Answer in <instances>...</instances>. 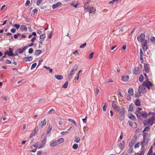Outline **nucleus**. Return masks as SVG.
Wrapping results in <instances>:
<instances>
[{"instance_id":"nucleus-26","label":"nucleus","mask_w":155,"mask_h":155,"mask_svg":"<svg viewBox=\"0 0 155 155\" xmlns=\"http://www.w3.org/2000/svg\"><path fill=\"white\" fill-rule=\"evenodd\" d=\"M135 104L137 106H139L140 105V102L139 99H136L135 101Z\"/></svg>"},{"instance_id":"nucleus-20","label":"nucleus","mask_w":155,"mask_h":155,"mask_svg":"<svg viewBox=\"0 0 155 155\" xmlns=\"http://www.w3.org/2000/svg\"><path fill=\"white\" fill-rule=\"evenodd\" d=\"M54 77L58 80H61L63 78V77L61 75H55Z\"/></svg>"},{"instance_id":"nucleus-62","label":"nucleus","mask_w":155,"mask_h":155,"mask_svg":"<svg viewBox=\"0 0 155 155\" xmlns=\"http://www.w3.org/2000/svg\"><path fill=\"white\" fill-rule=\"evenodd\" d=\"M36 32H37V33L38 34H39V35L41 34V33H42V31H40V30H37V31Z\"/></svg>"},{"instance_id":"nucleus-39","label":"nucleus","mask_w":155,"mask_h":155,"mask_svg":"<svg viewBox=\"0 0 155 155\" xmlns=\"http://www.w3.org/2000/svg\"><path fill=\"white\" fill-rule=\"evenodd\" d=\"M68 83L67 81H66L65 84L62 86V88H66L68 86Z\"/></svg>"},{"instance_id":"nucleus-18","label":"nucleus","mask_w":155,"mask_h":155,"mask_svg":"<svg viewBox=\"0 0 155 155\" xmlns=\"http://www.w3.org/2000/svg\"><path fill=\"white\" fill-rule=\"evenodd\" d=\"M58 144L57 140L54 141L50 143V146L51 147H54Z\"/></svg>"},{"instance_id":"nucleus-30","label":"nucleus","mask_w":155,"mask_h":155,"mask_svg":"<svg viewBox=\"0 0 155 155\" xmlns=\"http://www.w3.org/2000/svg\"><path fill=\"white\" fill-rule=\"evenodd\" d=\"M20 29L22 31H23V30H24L26 31L27 30V27L25 25H22L21 26Z\"/></svg>"},{"instance_id":"nucleus-23","label":"nucleus","mask_w":155,"mask_h":155,"mask_svg":"<svg viewBox=\"0 0 155 155\" xmlns=\"http://www.w3.org/2000/svg\"><path fill=\"white\" fill-rule=\"evenodd\" d=\"M46 36L45 34L41 35L40 36V41H44V39L45 38Z\"/></svg>"},{"instance_id":"nucleus-49","label":"nucleus","mask_w":155,"mask_h":155,"mask_svg":"<svg viewBox=\"0 0 155 155\" xmlns=\"http://www.w3.org/2000/svg\"><path fill=\"white\" fill-rule=\"evenodd\" d=\"M86 45H87V44H86V43H84V44H83V45H81L80 46V48H83L85 47V46Z\"/></svg>"},{"instance_id":"nucleus-24","label":"nucleus","mask_w":155,"mask_h":155,"mask_svg":"<svg viewBox=\"0 0 155 155\" xmlns=\"http://www.w3.org/2000/svg\"><path fill=\"white\" fill-rule=\"evenodd\" d=\"M74 74V73L70 71V73L68 75V78L69 79H70L72 78Z\"/></svg>"},{"instance_id":"nucleus-41","label":"nucleus","mask_w":155,"mask_h":155,"mask_svg":"<svg viewBox=\"0 0 155 155\" xmlns=\"http://www.w3.org/2000/svg\"><path fill=\"white\" fill-rule=\"evenodd\" d=\"M78 145L77 144H74L72 146V148L74 149H76L78 147Z\"/></svg>"},{"instance_id":"nucleus-27","label":"nucleus","mask_w":155,"mask_h":155,"mask_svg":"<svg viewBox=\"0 0 155 155\" xmlns=\"http://www.w3.org/2000/svg\"><path fill=\"white\" fill-rule=\"evenodd\" d=\"M94 91L95 95L96 96H97L98 94L99 91V89L97 87L94 88Z\"/></svg>"},{"instance_id":"nucleus-31","label":"nucleus","mask_w":155,"mask_h":155,"mask_svg":"<svg viewBox=\"0 0 155 155\" xmlns=\"http://www.w3.org/2000/svg\"><path fill=\"white\" fill-rule=\"evenodd\" d=\"M144 69L147 72H148L149 71V68L147 64L144 65Z\"/></svg>"},{"instance_id":"nucleus-9","label":"nucleus","mask_w":155,"mask_h":155,"mask_svg":"<svg viewBox=\"0 0 155 155\" xmlns=\"http://www.w3.org/2000/svg\"><path fill=\"white\" fill-rule=\"evenodd\" d=\"M62 3L60 2H58L56 4H54L52 5V8L53 9H55L59 6L61 5Z\"/></svg>"},{"instance_id":"nucleus-6","label":"nucleus","mask_w":155,"mask_h":155,"mask_svg":"<svg viewBox=\"0 0 155 155\" xmlns=\"http://www.w3.org/2000/svg\"><path fill=\"white\" fill-rule=\"evenodd\" d=\"M137 139V136L134 137H133V138L131 140L129 144V146L130 148H132L133 147L134 144L136 142Z\"/></svg>"},{"instance_id":"nucleus-53","label":"nucleus","mask_w":155,"mask_h":155,"mask_svg":"<svg viewBox=\"0 0 155 155\" xmlns=\"http://www.w3.org/2000/svg\"><path fill=\"white\" fill-rule=\"evenodd\" d=\"M128 123L129 125L131 127H132L133 126V122L131 121H128Z\"/></svg>"},{"instance_id":"nucleus-5","label":"nucleus","mask_w":155,"mask_h":155,"mask_svg":"<svg viewBox=\"0 0 155 155\" xmlns=\"http://www.w3.org/2000/svg\"><path fill=\"white\" fill-rule=\"evenodd\" d=\"M139 119H141V116L144 118H146L148 116L146 112L139 111H137L135 113Z\"/></svg>"},{"instance_id":"nucleus-64","label":"nucleus","mask_w":155,"mask_h":155,"mask_svg":"<svg viewBox=\"0 0 155 155\" xmlns=\"http://www.w3.org/2000/svg\"><path fill=\"white\" fill-rule=\"evenodd\" d=\"M52 34V33L51 32L50 34H49L48 36V38L49 39H50L51 38V36Z\"/></svg>"},{"instance_id":"nucleus-34","label":"nucleus","mask_w":155,"mask_h":155,"mask_svg":"<svg viewBox=\"0 0 155 155\" xmlns=\"http://www.w3.org/2000/svg\"><path fill=\"white\" fill-rule=\"evenodd\" d=\"M124 118V115H119V120L121 121H123Z\"/></svg>"},{"instance_id":"nucleus-48","label":"nucleus","mask_w":155,"mask_h":155,"mask_svg":"<svg viewBox=\"0 0 155 155\" xmlns=\"http://www.w3.org/2000/svg\"><path fill=\"white\" fill-rule=\"evenodd\" d=\"M150 128L149 126L146 127L143 130V131H148L150 129Z\"/></svg>"},{"instance_id":"nucleus-1","label":"nucleus","mask_w":155,"mask_h":155,"mask_svg":"<svg viewBox=\"0 0 155 155\" xmlns=\"http://www.w3.org/2000/svg\"><path fill=\"white\" fill-rule=\"evenodd\" d=\"M138 41L141 42V45L144 50L146 51L148 49L147 45V41L145 39V34L143 33H141L138 35L137 37Z\"/></svg>"},{"instance_id":"nucleus-59","label":"nucleus","mask_w":155,"mask_h":155,"mask_svg":"<svg viewBox=\"0 0 155 155\" xmlns=\"http://www.w3.org/2000/svg\"><path fill=\"white\" fill-rule=\"evenodd\" d=\"M16 29L15 28H12L11 30V31L13 33H14L16 32Z\"/></svg>"},{"instance_id":"nucleus-50","label":"nucleus","mask_w":155,"mask_h":155,"mask_svg":"<svg viewBox=\"0 0 155 155\" xmlns=\"http://www.w3.org/2000/svg\"><path fill=\"white\" fill-rule=\"evenodd\" d=\"M46 141V137H45L42 140V143L43 144H45Z\"/></svg>"},{"instance_id":"nucleus-47","label":"nucleus","mask_w":155,"mask_h":155,"mask_svg":"<svg viewBox=\"0 0 155 155\" xmlns=\"http://www.w3.org/2000/svg\"><path fill=\"white\" fill-rule=\"evenodd\" d=\"M21 35V34L20 33H18L17 35H15L14 36V37L15 38L17 39L18 38V37L19 36Z\"/></svg>"},{"instance_id":"nucleus-4","label":"nucleus","mask_w":155,"mask_h":155,"mask_svg":"<svg viewBox=\"0 0 155 155\" xmlns=\"http://www.w3.org/2000/svg\"><path fill=\"white\" fill-rule=\"evenodd\" d=\"M155 121V117L152 116L147 120H145L144 122L145 125H147L150 126H152Z\"/></svg>"},{"instance_id":"nucleus-54","label":"nucleus","mask_w":155,"mask_h":155,"mask_svg":"<svg viewBox=\"0 0 155 155\" xmlns=\"http://www.w3.org/2000/svg\"><path fill=\"white\" fill-rule=\"evenodd\" d=\"M144 75L145 76V78H146V81H148V77H147V74L145 73H144Z\"/></svg>"},{"instance_id":"nucleus-45","label":"nucleus","mask_w":155,"mask_h":155,"mask_svg":"<svg viewBox=\"0 0 155 155\" xmlns=\"http://www.w3.org/2000/svg\"><path fill=\"white\" fill-rule=\"evenodd\" d=\"M151 41L154 44H155V38L154 37H152L150 39Z\"/></svg>"},{"instance_id":"nucleus-38","label":"nucleus","mask_w":155,"mask_h":155,"mask_svg":"<svg viewBox=\"0 0 155 155\" xmlns=\"http://www.w3.org/2000/svg\"><path fill=\"white\" fill-rule=\"evenodd\" d=\"M68 120L69 121H71V122H72L73 123V124H74V125H75L76 127H77V124H76V122H75V121L74 120H72V119H70V118H68Z\"/></svg>"},{"instance_id":"nucleus-33","label":"nucleus","mask_w":155,"mask_h":155,"mask_svg":"<svg viewBox=\"0 0 155 155\" xmlns=\"http://www.w3.org/2000/svg\"><path fill=\"white\" fill-rule=\"evenodd\" d=\"M75 139L74 140V141L77 143H79L81 140L80 137H75Z\"/></svg>"},{"instance_id":"nucleus-55","label":"nucleus","mask_w":155,"mask_h":155,"mask_svg":"<svg viewBox=\"0 0 155 155\" xmlns=\"http://www.w3.org/2000/svg\"><path fill=\"white\" fill-rule=\"evenodd\" d=\"M152 147H151L148 153L152 154Z\"/></svg>"},{"instance_id":"nucleus-15","label":"nucleus","mask_w":155,"mask_h":155,"mask_svg":"<svg viewBox=\"0 0 155 155\" xmlns=\"http://www.w3.org/2000/svg\"><path fill=\"white\" fill-rule=\"evenodd\" d=\"M128 116L130 119L133 120H135L136 119L135 116L131 114L130 113H129V114H128Z\"/></svg>"},{"instance_id":"nucleus-13","label":"nucleus","mask_w":155,"mask_h":155,"mask_svg":"<svg viewBox=\"0 0 155 155\" xmlns=\"http://www.w3.org/2000/svg\"><path fill=\"white\" fill-rule=\"evenodd\" d=\"M134 72L135 74H137L140 73L139 68V67H135L134 69Z\"/></svg>"},{"instance_id":"nucleus-63","label":"nucleus","mask_w":155,"mask_h":155,"mask_svg":"<svg viewBox=\"0 0 155 155\" xmlns=\"http://www.w3.org/2000/svg\"><path fill=\"white\" fill-rule=\"evenodd\" d=\"M139 143H138L137 144H136L134 146V148L135 149H137L139 147Z\"/></svg>"},{"instance_id":"nucleus-25","label":"nucleus","mask_w":155,"mask_h":155,"mask_svg":"<svg viewBox=\"0 0 155 155\" xmlns=\"http://www.w3.org/2000/svg\"><path fill=\"white\" fill-rule=\"evenodd\" d=\"M58 144H60L64 142V139L63 138H60L57 140Z\"/></svg>"},{"instance_id":"nucleus-29","label":"nucleus","mask_w":155,"mask_h":155,"mask_svg":"<svg viewBox=\"0 0 155 155\" xmlns=\"http://www.w3.org/2000/svg\"><path fill=\"white\" fill-rule=\"evenodd\" d=\"M141 93L138 90V92L135 93V97H139L141 96Z\"/></svg>"},{"instance_id":"nucleus-44","label":"nucleus","mask_w":155,"mask_h":155,"mask_svg":"<svg viewBox=\"0 0 155 155\" xmlns=\"http://www.w3.org/2000/svg\"><path fill=\"white\" fill-rule=\"evenodd\" d=\"M107 104L106 103L102 107L103 110L104 111H106V108L107 106Z\"/></svg>"},{"instance_id":"nucleus-12","label":"nucleus","mask_w":155,"mask_h":155,"mask_svg":"<svg viewBox=\"0 0 155 155\" xmlns=\"http://www.w3.org/2000/svg\"><path fill=\"white\" fill-rule=\"evenodd\" d=\"M32 146L35 148L39 147V148H42L43 147V145H41L40 143L38 142L33 144Z\"/></svg>"},{"instance_id":"nucleus-17","label":"nucleus","mask_w":155,"mask_h":155,"mask_svg":"<svg viewBox=\"0 0 155 155\" xmlns=\"http://www.w3.org/2000/svg\"><path fill=\"white\" fill-rule=\"evenodd\" d=\"M112 106L113 108L114 109L116 110H119L118 107L117 106L114 102L112 103Z\"/></svg>"},{"instance_id":"nucleus-58","label":"nucleus","mask_w":155,"mask_h":155,"mask_svg":"<svg viewBox=\"0 0 155 155\" xmlns=\"http://www.w3.org/2000/svg\"><path fill=\"white\" fill-rule=\"evenodd\" d=\"M33 52V49L32 48H30L29 49L28 53H31Z\"/></svg>"},{"instance_id":"nucleus-57","label":"nucleus","mask_w":155,"mask_h":155,"mask_svg":"<svg viewBox=\"0 0 155 155\" xmlns=\"http://www.w3.org/2000/svg\"><path fill=\"white\" fill-rule=\"evenodd\" d=\"M43 153L41 151H37V155H41Z\"/></svg>"},{"instance_id":"nucleus-37","label":"nucleus","mask_w":155,"mask_h":155,"mask_svg":"<svg viewBox=\"0 0 155 155\" xmlns=\"http://www.w3.org/2000/svg\"><path fill=\"white\" fill-rule=\"evenodd\" d=\"M52 128V125L51 126L50 125H49V127H48V129L47 130V134H48L49 133H50L51 131V130Z\"/></svg>"},{"instance_id":"nucleus-10","label":"nucleus","mask_w":155,"mask_h":155,"mask_svg":"<svg viewBox=\"0 0 155 155\" xmlns=\"http://www.w3.org/2000/svg\"><path fill=\"white\" fill-rule=\"evenodd\" d=\"M128 95L130 96H133L134 95V91L132 88H130L128 89Z\"/></svg>"},{"instance_id":"nucleus-35","label":"nucleus","mask_w":155,"mask_h":155,"mask_svg":"<svg viewBox=\"0 0 155 155\" xmlns=\"http://www.w3.org/2000/svg\"><path fill=\"white\" fill-rule=\"evenodd\" d=\"M41 53V51L40 50H37L35 51V54L37 56H38Z\"/></svg>"},{"instance_id":"nucleus-22","label":"nucleus","mask_w":155,"mask_h":155,"mask_svg":"<svg viewBox=\"0 0 155 155\" xmlns=\"http://www.w3.org/2000/svg\"><path fill=\"white\" fill-rule=\"evenodd\" d=\"M27 49L26 46L24 47L22 49L20 48L18 50V52L19 54H21L24 51Z\"/></svg>"},{"instance_id":"nucleus-21","label":"nucleus","mask_w":155,"mask_h":155,"mask_svg":"<svg viewBox=\"0 0 155 155\" xmlns=\"http://www.w3.org/2000/svg\"><path fill=\"white\" fill-rule=\"evenodd\" d=\"M125 110L124 108L120 109L119 111V115H124Z\"/></svg>"},{"instance_id":"nucleus-56","label":"nucleus","mask_w":155,"mask_h":155,"mask_svg":"<svg viewBox=\"0 0 155 155\" xmlns=\"http://www.w3.org/2000/svg\"><path fill=\"white\" fill-rule=\"evenodd\" d=\"M94 54V52H92L90 54L89 57L90 59H91L93 58Z\"/></svg>"},{"instance_id":"nucleus-60","label":"nucleus","mask_w":155,"mask_h":155,"mask_svg":"<svg viewBox=\"0 0 155 155\" xmlns=\"http://www.w3.org/2000/svg\"><path fill=\"white\" fill-rule=\"evenodd\" d=\"M11 63V62L10 60H7L6 61V63L7 64H10Z\"/></svg>"},{"instance_id":"nucleus-51","label":"nucleus","mask_w":155,"mask_h":155,"mask_svg":"<svg viewBox=\"0 0 155 155\" xmlns=\"http://www.w3.org/2000/svg\"><path fill=\"white\" fill-rule=\"evenodd\" d=\"M43 0H38L37 2V5H39L42 2Z\"/></svg>"},{"instance_id":"nucleus-11","label":"nucleus","mask_w":155,"mask_h":155,"mask_svg":"<svg viewBox=\"0 0 155 155\" xmlns=\"http://www.w3.org/2000/svg\"><path fill=\"white\" fill-rule=\"evenodd\" d=\"M46 124V122L45 121V119H44V120L41 121V122L39 125V128L40 129H41L42 128V127L45 126Z\"/></svg>"},{"instance_id":"nucleus-46","label":"nucleus","mask_w":155,"mask_h":155,"mask_svg":"<svg viewBox=\"0 0 155 155\" xmlns=\"http://www.w3.org/2000/svg\"><path fill=\"white\" fill-rule=\"evenodd\" d=\"M133 110V108L132 107L130 106L128 110V112L129 113H130Z\"/></svg>"},{"instance_id":"nucleus-32","label":"nucleus","mask_w":155,"mask_h":155,"mask_svg":"<svg viewBox=\"0 0 155 155\" xmlns=\"http://www.w3.org/2000/svg\"><path fill=\"white\" fill-rule=\"evenodd\" d=\"M36 128H35V130L32 132L31 133V134L30 135V138H31L32 137H33V136H34L35 134L36 133Z\"/></svg>"},{"instance_id":"nucleus-14","label":"nucleus","mask_w":155,"mask_h":155,"mask_svg":"<svg viewBox=\"0 0 155 155\" xmlns=\"http://www.w3.org/2000/svg\"><path fill=\"white\" fill-rule=\"evenodd\" d=\"M32 59H33L32 58L31 56L25 57L23 58L24 60L25 61H31L32 60Z\"/></svg>"},{"instance_id":"nucleus-36","label":"nucleus","mask_w":155,"mask_h":155,"mask_svg":"<svg viewBox=\"0 0 155 155\" xmlns=\"http://www.w3.org/2000/svg\"><path fill=\"white\" fill-rule=\"evenodd\" d=\"M144 80V77L143 75H141L139 77V81L140 82H142Z\"/></svg>"},{"instance_id":"nucleus-19","label":"nucleus","mask_w":155,"mask_h":155,"mask_svg":"<svg viewBox=\"0 0 155 155\" xmlns=\"http://www.w3.org/2000/svg\"><path fill=\"white\" fill-rule=\"evenodd\" d=\"M129 79V77L128 76H124L122 77V80L124 82L127 81Z\"/></svg>"},{"instance_id":"nucleus-52","label":"nucleus","mask_w":155,"mask_h":155,"mask_svg":"<svg viewBox=\"0 0 155 155\" xmlns=\"http://www.w3.org/2000/svg\"><path fill=\"white\" fill-rule=\"evenodd\" d=\"M30 4V1L29 0H27L26 1V2L25 3V5L26 6H28Z\"/></svg>"},{"instance_id":"nucleus-42","label":"nucleus","mask_w":155,"mask_h":155,"mask_svg":"<svg viewBox=\"0 0 155 155\" xmlns=\"http://www.w3.org/2000/svg\"><path fill=\"white\" fill-rule=\"evenodd\" d=\"M37 64L36 63H34L32 64L31 66V70H33L36 66Z\"/></svg>"},{"instance_id":"nucleus-2","label":"nucleus","mask_w":155,"mask_h":155,"mask_svg":"<svg viewBox=\"0 0 155 155\" xmlns=\"http://www.w3.org/2000/svg\"><path fill=\"white\" fill-rule=\"evenodd\" d=\"M153 85L150 81H144L142 84V85L140 86L139 87V91L141 93H144L146 92L145 87L148 89H150V87H152Z\"/></svg>"},{"instance_id":"nucleus-7","label":"nucleus","mask_w":155,"mask_h":155,"mask_svg":"<svg viewBox=\"0 0 155 155\" xmlns=\"http://www.w3.org/2000/svg\"><path fill=\"white\" fill-rule=\"evenodd\" d=\"M9 51H6L5 53V54H7L9 56H13L14 57L15 55L12 52V49L11 48L9 49Z\"/></svg>"},{"instance_id":"nucleus-3","label":"nucleus","mask_w":155,"mask_h":155,"mask_svg":"<svg viewBox=\"0 0 155 155\" xmlns=\"http://www.w3.org/2000/svg\"><path fill=\"white\" fill-rule=\"evenodd\" d=\"M84 8V11L86 12H88L90 14H94L95 12L96 11L95 8L93 6H90L88 3L85 4Z\"/></svg>"},{"instance_id":"nucleus-61","label":"nucleus","mask_w":155,"mask_h":155,"mask_svg":"<svg viewBox=\"0 0 155 155\" xmlns=\"http://www.w3.org/2000/svg\"><path fill=\"white\" fill-rule=\"evenodd\" d=\"M36 38L35 37H34L33 38L31 39V41L32 42H33L34 41L36 40Z\"/></svg>"},{"instance_id":"nucleus-40","label":"nucleus","mask_w":155,"mask_h":155,"mask_svg":"<svg viewBox=\"0 0 155 155\" xmlns=\"http://www.w3.org/2000/svg\"><path fill=\"white\" fill-rule=\"evenodd\" d=\"M55 110L53 108H51L50 110L48 111V114H52L54 112Z\"/></svg>"},{"instance_id":"nucleus-28","label":"nucleus","mask_w":155,"mask_h":155,"mask_svg":"<svg viewBox=\"0 0 155 155\" xmlns=\"http://www.w3.org/2000/svg\"><path fill=\"white\" fill-rule=\"evenodd\" d=\"M140 59L141 61H143V51L141 48L140 49Z\"/></svg>"},{"instance_id":"nucleus-43","label":"nucleus","mask_w":155,"mask_h":155,"mask_svg":"<svg viewBox=\"0 0 155 155\" xmlns=\"http://www.w3.org/2000/svg\"><path fill=\"white\" fill-rule=\"evenodd\" d=\"M14 27L15 28L17 29H18L19 28L20 25L19 24H15L14 25Z\"/></svg>"},{"instance_id":"nucleus-16","label":"nucleus","mask_w":155,"mask_h":155,"mask_svg":"<svg viewBox=\"0 0 155 155\" xmlns=\"http://www.w3.org/2000/svg\"><path fill=\"white\" fill-rule=\"evenodd\" d=\"M78 67L77 64H74L72 68L70 71L73 72L78 68Z\"/></svg>"},{"instance_id":"nucleus-8","label":"nucleus","mask_w":155,"mask_h":155,"mask_svg":"<svg viewBox=\"0 0 155 155\" xmlns=\"http://www.w3.org/2000/svg\"><path fill=\"white\" fill-rule=\"evenodd\" d=\"M125 145V142L123 140L118 144V147L120 150H123Z\"/></svg>"}]
</instances>
